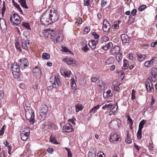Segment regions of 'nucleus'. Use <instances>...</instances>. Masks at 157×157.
<instances>
[{
    "instance_id": "nucleus-1",
    "label": "nucleus",
    "mask_w": 157,
    "mask_h": 157,
    "mask_svg": "<svg viewBox=\"0 0 157 157\" xmlns=\"http://www.w3.org/2000/svg\"><path fill=\"white\" fill-rule=\"evenodd\" d=\"M24 108L25 111V117L26 118L29 120V122L31 124H33L35 122L34 118L35 114L34 112L32 111L30 107L26 105V104H23Z\"/></svg>"
},
{
    "instance_id": "nucleus-2",
    "label": "nucleus",
    "mask_w": 157,
    "mask_h": 157,
    "mask_svg": "<svg viewBox=\"0 0 157 157\" xmlns=\"http://www.w3.org/2000/svg\"><path fill=\"white\" fill-rule=\"evenodd\" d=\"M41 25H47L52 23L48 13V10H46L42 15L40 19Z\"/></svg>"
},
{
    "instance_id": "nucleus-3",
    "label": "nucleus",
    "mask_w": 157,
    "mask_h": 157,
    "mask_svg": "<svg viewBox=\"0 0 157 157\" xmlns=\"http://www.w3.org/2000/svg\"><path fill=\"white\" fill-rule=\"evenodd\" d=\"M118 108L117 105H113L111 103L106 104L102 107V109H105L106 108H108V109L109 110V115L115 114L117 112Z\"/></svg>"
},
{
    "instance_id": "nucleus-4",
    "label": "nucleus",
    "mask_w": 157,
    "mask_h": 157,
    "mask_svg": "<svg viewBox=\"0 0 157 157\" xmlns=\"http://www.w3.org/2000/svg\"><path fill=\"white\" fill-rule=\"evenodd\" d=\"M48 13L52 23L57 21L59 15L56 10L53 8L48 10Z\"/></svg>"
},
{
    "instance_id": "nucleus-5",
    "label": "nucleus",
    "mask_w": 157,
    "mask_h": 157,
    "mask_svg": "<svg viewBox=\"0 0 157 157\" xmlns=\"http://www.w3.org/2000/svg\"><path fill=\"white\" fill-rule=\"evenodd\" d=\"M20 67L17 63H14L12 65L11 67L12 72L15 78H18L19 75Z\"/></svg>"
},
{
    "instance_id": "nucleus-6",
    "label": "nucleus",
    "mask_w": 157,
    "mask_h": 157,
    "mask_svg": "<svg viewBox=\"0 0 157 157\" xmlns=\"http://www.w3.org/2000/svg\"><path fill=\"white\" fill-rule=\"evenodd\" d=\"M48 110V107L45 104L42 105L40 108V119L41 121L44 120Z\"/></svg>"
},
{
    "instance_id": "nucleus-7",
    "label": "nucleus",
    "mask_w": 157,
    "mask_h": 157,
    "mask_svg": "<svg viewBox=\"0 0 157 157\" xmlns=\"http://www.w3.org/2000/svg\"><path fill=\"white\" fill-rule=\"evenodd\" d=\"M10 22L14 25H17L21 22L20 16L17 14L14 13L10 17Z\"/></svg>"
},
{
    "instance_id": "nucleus-8",
    "label": "nucleus",
    "mask_w": 157,
    "mask_h": 157,
    "mask_svg": "<svg viewBox=\"0 0 157 157\" xmlns=\"http://www.w3.org/2000/svg\"><path fill=\"white\" fill-rule=\"evenodd\" d=\"M121 124V121L119 119H117L111 121L109 123V126L111 128H113L115 129H118L119 128Z\"/></svg>"
},
{
    "instance_id": "nucleus-9",
    "label": "nucleus",
    "mask_w": 157,
    "mask_h": 157,
    "mask_svg": "<svg viewBox=\"0 0 157 157\" xmlns=\"http://www.w3.org/2000/svg\"><path fill=\"white\" fill-rule=\"evenodd\" d=\"M50 82L53 85L54 88H56L58 86L60 83L59 78L56 76H52L51 77Z\"/></svg>"
},
{
    "instance_id": "nucleus-10",
    "label": "nucleus",
    "mask_w": 157,
    "mask_h": 157,
    "mask_svg": "<svg viewBox=\"0 0 157 157\" xmlns=\"http://www.w3.org/2000/svg\"><path fill=\"white\" fill-rule=\"evenodd\" d=\"M18 64L20 67L22 69L27 68L29 65L27 60L24 59H20Z\"/></svg>"
},
{
    "instance_id": "nucleus-11",
    "label": "nucleus",
    "mask_w": 157,
    "mask_h": 157,
    "mask_svg": "<svg viewBox=\"0 0 157 157\" xmlns=\"http://www.w3.org/2000/svg\"><path fill=\"white\" fill-rule=\"evenodd\" d=\"M56 127V125L52 123L51 122L49 121H47L44 124L42 128L43 129L46 130L48 129H51V128H55Z\"/></svg>"
},
{
    "instance_id": "nucleus-12",
    "label": "nucleus",
    "mask_w": 157,
    "mask_h": 157,
    "mask_svg": "<svg viewBox=\"0 0 157 157\" xmlns=\"http://www.w3.org/2000/svg\"><path fill=\"white\" fill-rule=\"evenodd\" d=\"M45 34L47 36V37L52 39L53 41L55 40V38L56 35L55 31L48 29Z\"/></svg>"
},
{
    "instance_id": "nucleus-13",
    "label": "nucleus",
    "mask_w": 157,
    "mask_h": 157,
    "mask_svg": "<svg viewBox=\"0 0 157 157\" xmlns=\"http://www.w3.org/2000/svg\"><path fill=\"white\" fill-rule=\"evenodd\" d=\"M33 72V75L37 78H40L41 75V72L40 68L39 67H36L34 68Z\"/></svg>"
},
{
    "instance_id": "nucleus-14",
    "label": "nucleus",
    "mask_w": 157,
    "mask_h": 157,
    "mask_svg": "<svg viewBox=\"0 0 157 157\" xmlns=\"http://www.w3.org/2000/svg\"><path fill=\"white\" fill-rule=\"evenodd\" d=\"M110 28V25L106 20H104L103 25V30L105 32L108 31Z\"/></svg>"
},
{
    "instance_id": "nucleus-15",
    "label": "nucleus",
    "mask_w": 157,
    "mask_h": 157,
    "mask_svg": "<svg viewBox=\"0 0 157 157\" xmlns=\"http://www.w3.org/2000/svg\"><path fill=\"white\" fill-rule=\"evenodd\" d=\"M120 48L119 46H116L110 50V53L112 55H116L120 52Z\"/></svg>"
},
{
    "instance_id": "nucleus-16",
    "label": "nucleus",
    "mask_w": 157,
    "mask_h": 157,
    "mask_svg": "<svg viewBox=\"0 0 157 157\" xmlns=\"http://www.w3.org/2000/svg\"><path fill=\"white\" fill-rule=\"evenodd\" d=\"M64 129L67 132H69L74 131V129L72 125L69 123H67L64 127Z\"/></svg>"
},
{
    "instance_id": "nucleus-17",
    "label": "nucleus",
    "mask_w": 157,
    "mask_h": 157,
    "mask_svg": "<svg viewBox=\"0 0 157 157\" xmlns=\"http://www.w3.org/2000/svg\"><path fill=\"white\" fill-rule=\"evenodd\" d=\"M121 38L123 43H128L130 40V38L128 36L125 34H123L121 35Z\"/></svg>"
},
{
    "instance_id": "nucleus-18",
    "label": "nucleus",
    "mask_w": 157,
    "mask_h": 157,
    "mask_svg": "<svg viewBox=\"0 0 157 157\" xmlns=\"http://www.w3.org/2000/svg\"><path fill=\"white\" fill-rule=\"evenodd\" d=\"M146 87L148 91H150L152 87V83L150 79L147 78L146 81Z\"/></svg>"
},
{
    "instance_id": "nucleus-19",
    "label": "nucleus",
    "mask_w": 157,
    "mask_h": 157,
    "mask_svg": "<svg viewBox=\"0 0 157 157\" xmlns=\"http://www.w3.org/2000/svg\"><path fill=\"white\" fill-rule=\"evenodd\" d=\"M98 40H92L88 44L89 47L92 49H95L96 48V45L98 43Z\"/></svg>"
},
{
    "instance_id": "nucleus-20",
    "label": "nucleus",
    "mask_w": 157,
    "mask_h": 157,
    "mask_svg": "<svg viewBox=\"0 0 157 157\" xmlns=\"http://www.w3.org/2000/svg\"><path fill=\"white\" fill-rule=\"evenodd\" d=\"M21 132V134H26L27 135H29L30 134V130L29 128L25 126L22 127Z\"/></svg>"
},
{
    "instance_id": "nucleus-21",
    "label": "nucleus",
    "mask_w": 157,
    "mask_h": 157,
    "mask_svg": "<svg viewBox=\"0 0 157 157\" xmlns=\"http://www.w3.org/2000/svg\"><path fill=\"white\" fill-rule=\"evenodd\" d=\"M120 137L118 136L117 134H113L110 136L109 141L110 142L113 141H118Z\"/></svg>"
},
{
    "instance_id": "nucleus-22",
    "label": "nucleus",
    "mask_w": 157,
    "mask_h": 157,
    "mask_svg": "<svg viewBox=\"0 0 157 157\" xmlns=\"http://www.w3.org/2000/svg\"><path fill=\"white\" fill-rule=\"evenodd\" d=\"M64 62H66L69 65H73L75 63V61L72 58L67 57L66 59H63Z\"/></svg>"
},
{
    "instance_id": "nucleus-23",
    "label": "nucleus",
    "mask_w": 157,
    "mask_h": 157,
    "mask_svg": "<svg viewBox=\"0 0 157 157\" xmlns=\"http://www.w3.org/2000/svg\"><path fill=\"white\" fill-rule=\"evenodd\" d=\"M113 94L111 93V91L109 90L107 91L106 92H104L103 93V96L104 98H110L113 96Z\"/></svg>"
},
{
    "instance_id": "nucleus-24",
    "label": "nucleus",
    "mask_w": 157,
    "mask_h": 157,
    "mask_svg": "<svg viewBox=\"0 0 157 157\" xmlns=\"http://www.w3.org/2000/svg\"><path fill=\"white\" fill-rule=\"evenodd\" d=\"M151 78L153 81L157 75V69L154 68L152 69L151 72Z\"/></svg>"
},
{
    "instance_id": "nucleus-25",
    "label": "nucleus",
    "mask_w": 157,
    "mask_h": 157,
    "mask_svg": "<svg viewBox=\"0 0 157 157\" xmlns=\"http://www.w3.org/2000/svg\"><path fill=\"white\" fill-rule=\"evenodd\" d=\"M154 57H152L150 61H147L145 62L144 63V65L145 67H150L153 63V60L155 59Z\"/></svg>"
},
{
    "instance_id": "nucleus-26",
    "label": "nucleus",
    "mask_w": 157,
    "mask_h": 157,
    "mask_svg": "<svg viewBox=\"0 0 157 157\" xmlns=\"http://www.w3.org/2000/svg\"><path fill=\"white\" fill-rule=\"evenodd\" d=\"M97 85L101 90L104 89L105 88V83L102 80H99L97 82Z\"/></svg>"
},
{
    "instance_id": "nucleus-27",
    "label": "nucleus",
    "mask_w": 157,
    "mask_h": 157,
    "mask_svg": "<svg viewBox=\"0 0 157 157\" xmlns=\"http://www.w3.org/2000/svg\"><path fill=\"white\" fill-rule=\"evenodd\" d=\"M99 105H98L93 107L89 112V114H90V115L91 116L93 114L95 113L97 110L99 109Z\"/></svg>"
},
{
    "instance_id": "nucleus-28",
    "label": "nucleus",
    "mask_w": 157,
    "mask_h": 157,
    "mask_svg": "<svg viewBox=\"0 0 157 157\" xmlns=\"http://www.w3.org/2000/svg\"><path fill=\"white\" fill-rule=\"evenodd\" d=\"M114 61V58L113 57H110L106 60L105 63L106 65L112 64L113 63Z\"/></svg>"
},
{
    "instance_id": "nucleus-29",
    "label": "nucleus",
    "mask_w": 157,
    "mask_h": 157,
    "mask_svg": "<svg viewBox=\"0 0 157 157\" xmlns=\"http://www.w3.org/2000/svg\"><path fill=\"white\" fill-rule=\"evenodd\" d=\"M55 39V40H54L53 41L54 43L56 44L62 42L63 40V37L62 36H56Z\"/></svg>"
},
{
    "instance_id": "nucleus-30",
    "label": "nucleus",
    "mask_w": 157,
    "mask_h": 157,
    "mask_svg": "<svg viewBox=\"0 0 157 157\" xmlns=\"http://www.w3.org/2000/svg\"><path fill=\"white\" fill-rule=\"evenodd\" d=\"M113 46V44L111 42H109L105 46H102L101 48L105 50H107L108 49L110 48Z\"/></svg>"
},
{
    "instance_id": "nucleus-31",
    "label": "nucleus",
    "mask_w": 157,
    "mask_h": 157,
    "mask_svg": "<svg viewBox=\"0 0 157 157\" xmlns=\"http://www.w3.org/2000/svg\"><path fill=\"white\" fill-rule=\"evenodd\" d=\"M113 88L115 91H117L119 90V86L121 84L118 82H113Z\"/></svg>"
},
{
    "instance_id": "nucleus-32",
    "label": "nucleus",
    "mask_w": 157,
    "mask_h": 157,
    "mask_svg": "<svg viewBox=\"0 0 157 157\" xmlns=\"http://www.w3.org/2000/svg\"><path fill=\"white\" fill-rule=\"evenodd\" d=\"M0 27L1 28L5 29L6 27V21L3 18L0 19Z\"/></svg>"
},
{
    "instance_id": "nucleus-33",
    "label": "nucleus",
    "mask_w": 157,
    "mask_h": 157,
    "mask_svg": "<svg viewBox=\"0 0 157 157\" xmlns=\"http://www.w3.org/2000/svg\"><path fill=\"white\" fill-rule=\"evenodd\" d=\"M76 111L77 112H78L79 111L82 110L83 107L82 105L81 104L78 103L75 105Z\"/></svg>"
},
{
    "instance_id": "nucleus-34",
    "label": "nucleus",
    "mask_w": 157,
    "mask_h": 157,
    "mask_svg": "<svg viewBox=\"0 0 157 157\" xmlns=\"http://www.w3.org/2000/svg\"><path fill=\"white\" fill-rule=\"evenodd\" d=\"M138 56L137 59L138 61H142L144 60L146 57V56L144 55H137Z\"/></svg>"
},
{
    "instance_id": "nucleus-35",
    "label": "nucleus",
    "mask_w": 157,
    "mask_h": 157,
    "mask_svg": "<svg viewBox=\"0 0 157 157\" xmlns=\"http://www.w3.org/2000/svg\"><path fill=\"white\" fill-rule=\"evenodd\" d=\"M19 2L21 6L23 7L26 9L28 8V7L26 4L25 0H20Z\"/></svg>"
},
{
    "instance_id": "nucleus-36",
    "label": "nucleus",
    "mask_w": 157,
    "mask_h": 157,
    "mask_svg": "<svg viewBox=\"0 0 157 157\" xmlns=\"http://www.w3.org/2000/svg\"><path fill=\"white\" fill-rule=\"evenodd\" d=\"M50 55L47 53H43L42 55V57L44 59H48L50 58Z\"/></svg>"
},
{
    "instance_id": "nucleus-37",
    "label": "nucleus",
    "mask_w": 157,
    "mask_h": 157,
    "mask_svg": "<svg viewBox=\"0 0 157 157\" xmlns=\"http://www.w3.org/2000/svg\"><path fill=\"white\" fill-rule=\"evenodd\" d=\"M129 132L128 131H127V138L125 139V142L128 144H130L132 142L131 140L130 139V137L129 136Z\"/></svg>"
},
{
    "instance_id": "nucleus-38",
    "label": "nucleus",
    "mask_w": 157,
    "mask_h": 157,
    "mask_svg": "<svg viewBox=\"0 0 157 157\" xmlns=\"http://www.w3.org/2000/svg\"><path fill=\"white\" fill-rule=\"evenodd\" d=\"M146 123V121L144 120H143L142 121H141L139 125V129H138L139 130V131L141 130H142V128L143 127V126Z\"/></svg>"
},
{
    "instance_id": "nucleus-39",
    "label": "nucleus",
    "mask_w": 157,
    "mask_h": 157,
    "mask_svg": "<svg viewBox=\"0 0 157 157\" xmlns=\"http://www.w3.org/2000/svg\"><path fill=\"white\" fill-rule=\"evenodd\" d=\"M120 21H115L114 22L112 26V27L114 29H118L119 28V24L120 23Z\"/></svg>"
},
{
    "instance_id": "nucleus-40",
    "label": "nucleus",
    "mask_w": 157,
    "mask_h": 157,
    "mask_svg": "<svg viewBox=\"0 0 157 157\" xmlns=\"http://www.w3.org/2000/svg\"><path fill=\"white\" fill-rule=\"evenodd\" d=\"M29 135H27L26 134H21V140L23 141L26 140Z\"/></svg>"
},
{
    "instance_id": "nucleus-41",
    "label": "nucleus",
    "mask_w": 157,
    "mask_h": 157,
    "mask_svg": "<svg viewBox=\"0 0 157 157\" xmlns=\"http://www.w3.org/2000/svg\"><path fill=\"white\" fill-rule=\"evenodd\" d=\"M137 138L140 140H141L142 138V130H140L138 129L137 132L136 134Z\"/></svg>"
},
{
    "instance_id": "nucleus-42",
    "label": "nucleus",
    "mask_w": 157,
    "mask_h": 157,
    "mask_svg": "<svg viewBox=\"0 0 157 157\" xmlns=\"http://www.w3.org/2000/svg\"><path fill=\"white\" fill-rule=\"evenodd\" d=\"M129 66V64L128 63L126 59L124 60V65L123 68V69H127Z\"/></svg>"
},
{
    "instance_id": "nucleus-43",
    "label": "nucleus",
    "mask_w": 157,
    "mask_h": 157,
    "mask_svg": "<svg viewBox=\"0 0 157 157\" xmlns=\"http://www.w3.org/2000/svg\"><path fill=\"white\" fill-rule=\"evenodd\" d=\"M116 55V59L117 61L119 62L122 59V56L121 55L120 52L119 53Z\"/></svg>"
},
{
    "instance_id": "nucleus-44",
    "label": "nucleus",
    "mask_w": 157,
    "mask_h": 157,
    "mask_svg": "<svg viewBox=\"0 0 157 157\" xmlns=\"http://www.w3.org/2000/svg\"><path fill=\"white\" fill-rule=\"evenodd\" d=\"M22 25L24 27H25L27 29H31L29 23L24 22L22 23Z\"/></svg>"
},
{
    "instance_id": "nucleus-45",
    "label": "nucleus",
    "mask_w": 157,
    "mask_h": 157,
    "mask_svg": "<svg viewBox=\"0 0 157 157\" xmlns=\"http://www.w3.org/2000/svg\"><path fill=\"white\" fill-rule=\"evenodd\" d=\"M109 40V38L107 36H103L101 39V43L105 42Z\"/></svg>"
},
{
    "instance_id": "nucleus-46",
    "label": "nucleus",
    "mask_w": 157,
    "mask_h": 157,
    "mask_svg": "<svg viewBox=\"0 0 157 157\" xmlns=\"http://www.w3.org/2000/svg\"><path fill=\"white\" fill-rule=\"evenodd\" d=\"M15 45L17 49L20 52H21V50L20 45L19 43L18 42H16L15 43Z\"/></svg>"
},
{
    "instance_id": "nucleus-47",
    "label": "nucleus",
    "mask_w": 157,
    "mask_h": 157,
    "mask_svg": "<svg viewBox=\"0 0 157 157\" xmlns=\"http://www.w3.org/2000/svg\"><path fill=\"white\" fill-rule=\"evenodd\" d=\"M147 7L145 5H141L138 8V10L139 11H141L144 10Z\"/></svg>"
},
{
    "instance_id": "nucleus-48",
    "label": "nucleus",
    "mask_w": 157,
    "mask_h": 157,
    "mask_svg": "<svg viewBox=\"0 0 157 157\" xmlns=\"http://www.w3.org/2000/svg\"><path fill=\"white\" fill-rule=\"evenodd\" d=\"M88 157H96V153H93L92 152H89L88 154Z\"/></svg>"
},
{
    "instance_id": "nucleus-49",
    "label": "nucleus",
    "mask_w": 157,
    "mask_h": 157,
    "mask_svg": "<svg viewBox=\"0 0 157 157\" xmlns=\"http://www.w3.org/2000/svg\"><path fill=\"white\" fill-rule=\"evenodd\" d=\"M136 92V91L134 90H132V93L131 94V99L132 100H133L134 99H135L136 98V97L135 96V93Z\"/></svg>"
},
{
    "instance_id": "nucleus-50",
    "label": "nucleus",
    "mask_w": 157,
    "mask_h": 157,
    "mask_svg": "<svg viewBox=\"0 0 157 157\" xmlns=\"http://www.w3.org/2000/svg\"><path fill=\"white\" fill-rule=\"evenodd\" d=\"M21 46L22 48L25 50H28V45H26V44H25L24 43L22 42L21 43Z\"/></svg>"
},
{
    "instance_id": "nucleus-51",
    "label": "nucleus",
    "mask_w": 157,
    "mask_h": 157,
    "mask_svg": "<svg viewBox=\"0 0 157 157\" xmlns=\"http://www.w3.org/2000/svg\"><path fill=\"white\" fill-rule=\"evenodd\" d=\"M97 157H105V155L103 152H99L98 153Z\"/></svg>"
},
{
    "instance_id": "nucleus-52",
    "label": "nucleus",
    "mask_w": 157,
    "mask_h": 157,
    "mask_svg": "<svg viewBox=\"0 0 157 157\" xmlns=\"http://www.w3.org/2000/svg\"><path fill=\"white\" fill-rule=\"evenodd\" d=\"M71 74V73L70 71H66L65 75H64V76L65 77H69Z\"/></svg>"
},
{
    "instance_id": "nucleus-53",
    "label": "nucleus",
    "mask_w": 157,
    "mask_h": 157,
    "mask_svg": "<svg viewBox=\"0 0 157 157\" xmlns=\"http://www.w3.org/2000/svg\"><path fill=\"white\" fill-rule=\"evenodd\" d=\"M71 84V87L72 89L73 90V92L74 93L76 90V86L75 83H72Z\"/></svg>"
},
{
    "instance_id": "nucleus-54",
    "label": "nucleus",
    "mask_w": 157,
    "mask_h": 157,
    "mask_svg": "<svg viewBox=\"0 0 157 157\" xmlns=\"http://www.w3.org/2000/svg\"><path fill=\"white\" fill-rule=\"evenodd\" d=\"M65 149L67 151L68 157H72V155L71 151L67 148H65Z\"/></svg>"
},
{
    "instance_id": "nucleus-55",
    "label": "nucleus",
    "mask_w": 157,
    "mask_h": 157,
    "mask_svg": "<svg viewBox=\"0 0 157 157\" xmlns=\"http://www.w3.org/2000/svg\"><path fill=\"white\" fill-rule=\"evenodd\" d=\"M98 77L93 76L91 78V82H95L98 80Z\"/></svg>"
},
{
    "instance_id": "nucleus-56",
    "label": "nucleus",
    "mask_w": 157,
    "mask_h": 157,
    "mask_svg": "<svg viewBox=\"0 0 157 157\" xmlns=\"http://www.w3.org/2000/svg\"><path fill=\"white\" fill-rule=\"evenodd\" d=\"M89 49L88 48L87 45H85L84 47L82 48V50H83L85 52H86Z\"/></svg>"
},
{
    "instance_id": "nucleus-57",
    "label": "nucleus",
    "mask_w": 157,
    "mask_h": 157,
    "mask_svg": "<svg viewBox=\"0 0 157 157\" xmlns=\"http://www.w3.org/2000/svg\"><path fill=\"white\" fill-rule=\"evenodd\" d=\"M92 34L94 36V38L95 39H97L99 37V36L98 34H97L96 33L94 32L92 33Z\"/></svg>"
},
{
    "instance_id": "nucleus-58",
    "label": "nucleus",
    "mask_w": 157,
    "mask_h": 157,
    "mask_svg": "<svg viewBox=\"0 0 157 157\" xmlns=\"http://www.w3.org/2000/svg\"><path fill=\"white\" fill-rule=\"evenodd\" d=\"M136 10L135 9H133L131 11V14L133 16H134L136 15Z\"/></svg>"
},
{
    "instance_id": "nucleus-59",
    "label": "nucleus",
    "mask_w": 157,
    "mask_h": 157,
    "mask_svg": "<svg viewBox=\"0 0 157 157\" xmlns=\"http://www.w3.org/2000/svg\"><path fill=\"white\" fill-rule=\"evenodd\" d=\"M128 120L129 121V123L130 124V125L131 126H132L133 124V121L131 119L130 116H128Z\"/></svg>"
},
{
    "instance_id": "nucleus-60",
    "label": "nucleus",
    "mask_w": 157,
    "mask_h": 157,
    "mask_svg": "<svg viewBox=\"0 0 157 157\" xmlns=\"http://www.w3.org/2000/svg\"><path fill=\"white\" fill-rule=\"evenodd\" d=\"M90 28L89 27H86L84 29V31L85 34H87L90 31Z\"/></svg>"
},
{
    "instance_id": "nucleus-61",
    "label": "nucleus",
    "mask_w": 157,
    "mask_h": 157,
    "mask_svg": "<svg viewBox=\"0 0 157 157\" xmlns=\"http://www.w3.org/2000/svg\"><path fill=\"white\" fill-rule=\"evenodd\" d=\"M4 131V126H3L2 127L1 130H0V136L2 135L3 134Z\"/></svg>"
},
{
    "instance_id": "nucleus-62",
    "label": "nucleus",
    "mask_w": 157,
    "mask_h": 157,
    "mask_svg": "<svg viewBox=\"0 0 157 157\" xmlns=\"http://www.w3.org/2000/svg\"><path fill=\"white\" fill-rule=\"evenodd\" d=\"M77 22L78 24H81L82 23V19L81 18L79 17L77 20Z\"/></svg>"
},
{
    "instance_id": "nucleus-63",
    "label": "nucleus",
    "mask_w": 157,
    "mask_h": 157,
    "mask_svg": "<svg viewBox=\"0 0 157 157\" xmlns=\"http://www.w3.org/2000/svg\"><path fill=\"white\" fill-rule=\"evenodd\" d=\"M90 0H84V6H88L89 5Z\"/></svg>"
},
{
    "instance_id": "nucleus-64",
    "label": "nucleus",
    "mask_w": 157,
    "mask_h": 157,
    "mask_svg": "<svg viewBox=\"0 0 157 157\" xmlns=\"http://www.w3.org/2000/svg\"><path fill=\"white\" fill-rule=\"evenodd\" d=\"M0 157H6L5 153L4 151H2L0 152Z\"/></svg>"
}]
</instances>
